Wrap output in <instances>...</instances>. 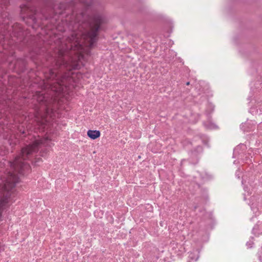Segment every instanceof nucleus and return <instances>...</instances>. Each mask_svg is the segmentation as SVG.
<instances>
[{
  "instance_id": "f257e3e1",
  "label": "nucleus",
  "mask_w": 262,
  "mask_h": 262,
  "mask_svg": "<svg viewBox=\"0 0 262 262\" xmlns=\"http://www.w3.org/2000/svg\"><path fill=\"white\" fill-rule=\"evenodd\" d=\"M35 1L39 7L30 4L20 7V14L24 20L29 19L33 24H38L39 20L53 18L54 15L67 13V21H69L72 34L66 39V49H58L55 59V65L49 70L48 77L55 79L59 72L64 69L71 70V66L63 58L67 52L74 47L85 45L92 48L98 39L101 26L107 22L106 15L101 7L95 5V0H71L68 4L55 5V0H26Z\"/></svg>"
},
{
  "instance_id": "f03ea898",
  "label": "nucleus",
  "mask_w": 262,
  "mask_h": 262,
  "mask_svg": "<svg viewBox=\"0 0 262 262\" xmlns=\"http://www.w3.org/2000/svg\"><path fill=\"white\" fill-rule=\"evenodd\" d=\"M46 141L44 139L35 141L32 144L22 148L13 161L8 162L11 170L3 176L0 184V220L2 210L9 203L11 195L14 192L15 185L19 182L17 174L23 176L30 171V166L25 160L29 159L36 153Z\"/></svg>"
},
{
  "instance_id": "7ed1b4c3",
  "label": "nucleus",
  "mask_w": 262,
  "mask_h": 262,
  "mask_svg": "<svg viewBox=\"0 0 262 262\" xmlns=\"http://www.w3.org/2000/svg\"><path fill=\"white\" fill-rule=\"evenodd\" d=\"M37 101L42 106V108L46 111L47 113L50 111L49 103L47 101L46 97L43 94H39L37 97Z\"/></svg>"
},
{
  "instance_id": "20e7f679",
  "label": "nucleus",
  "mask_w": 262,
  "mask_h": 262,
  "mask_svg": "<svg viewBox=\"0 0 262 262\" xmlns=\"http://www.w3.org/2000/svg\"><path fill=\"white\" fill-rule=\"evenodd\" d=\"M87 135L89 138L94 140L100 136V132L97 130H89Z\"/></svg>"
},
{
  "instance_id": "39448f33",
  "label": "nucleus",
  "mask_w": 262,
  "mask_h": 262,
  "mask_svg": "<svg viewBox=\"0 0 262 262\" xmlns=\"http://www.w3.org/2000/svg\"><path fill=\"white\" fill-rule=\"evenodd\" d=\"M40 160V159L39 158H36V160H35V161L34 162V164H35V165H37V163L38 162H39V161Z\"/></svg>"
},
{
  "instance_id": "423d86ee",
  "label": "nucleus",
  "mask_w": 262,
  "mask_h": 262,
  "mask_svg": "<svg viewBox=\"0 0 262 262\" xmlns=\"http://www.w3.org/2000/svg\"><path fill=\"white\" fill-rule=\"evenodd\" d=\"M44 152H47V150H46V149H45V150L43 151V153L41 154V156H43V154H44Z\"/></svg>"
},
{
  "instance_id": "0eeeda50",
  "label": "nucleus",
  "mask_w": 262,
  "mask_h": 262,
  "mask_svg": "<svg viewBox=\"0 0 262 262\" xmlns=\"http://www.w3.org/2000/svg\"><path fill=\"white\" fill-rule=\"evenodd\" d=\"M189 84H190L189 82H187L186 83V84H187V85H189Z\"/></svg>"
}]
</instances>
